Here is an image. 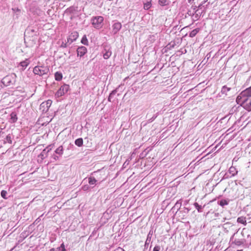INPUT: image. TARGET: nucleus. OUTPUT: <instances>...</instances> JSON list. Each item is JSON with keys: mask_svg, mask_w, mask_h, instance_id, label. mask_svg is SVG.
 Here are the masks:
<instances>
[{"mask_svg": "<svg viewBox=\"0 0 251 251\" xmlns=\"http://www.w3.org/2000/svg\"><path fill=\"white\" fill-rule=\"evenodd\" d=\"M187 203H188V201H185L184 202V205H186V204H187Z\"/></svg>", "mask_w": 251, "mask_h": 251, "instance_id": "c03bdc74", "label": "nucleus"}, {"mask_svg": "<svg viewBox=\"0 0 251 251\" xmlns=\"http://www.w3.org/2000/svg\"><path fill=\"white\" fill-rule=\"evenodd\" d=\"M55 79L57 81H60L62 79V74L61 72H56L54 74Z\"/></svg>", "mask_w": 251, "mask_h": 251, "instance_id": "412c9836", "label": "nucleus"}, {"mask_svg": "<svg viewBox=\"0 0 251 251\" xmlns=\"http://www.w3.org/2000/svg\"><path fill=\"white\" fill-rule=\"evenodd\" d=\"M103 21V17L102 16L94 17L91 19L93 27L97 29H100L102 27Z\"/></svg>", "mask_w": 251, "mask_h": 251, "instance_id": "20e7f679", "label": "nucleus"}, {"mask_svg": "<svg viewBox=\"0 0 251 251\" xmlns=\"http://www.w3.org/2000/svg\"><path fill=\"white\" fill-rule=\"evenodd\" d=\"M1 82H0V90L1 89Z\"/></svg>", "mask_w": 251, "mask_h": 251, "instance_id": "49530a36", "label": "nucleus"}, {"mask_svg": "<svg viewBox=\"0 0 251 251\" xmlns=\"http://www.w3.org/2000/svg\"><path fill=\"white\" fill-rule=\"evenodd\" d=\"M237 251H243V250H238Z\"/></svg>", "mask_w": 251, "mask_h": 251, "instance_id": "de8ad7c7", "label": "nucleus"}, {"mask_svg": "<svg viewBox=\"0 0 251 251\" xmlns=\"http://www.w3.org/2000/svg\"><path fill=\"white\" fill-rule=\"evenodd\" d=\"M230 89V88L227 87L226 86H224L222 88L221 93L226 95L227 92H228Z\"/></svg>", "mask_w": 251, "mask_h": 251, "instance_id": "bb28decb", "label": "nucleus"}, {"mask_svg": "<svg viewBox=\"0 0 251 251\" xmlns=\"http://www.w3.org/2000/svg\"><path fill=\"white\" fill-rule=\"evenodd\" d=\"M196 7H197V6H195V7H194V9H196Z\"/></svg>", "mask_w": 251, "mask_h": 251, "instance_id": "8fccbe9b", "label": "nucleus"}, {"mask_svg": "<svg viewBox=\"0 0 251 251\" xmlns=\"http://www.w3.org/2000/svg\"><path fill=\"white\" fill-rule=\"evenodd\" d=\"M81 42L82 44H83L84 45H88V41L87 39V37L86 35H84L81 40Z\"/></svg>", "mask_w": 251, "mask_h": 251, "instance_id": "c85d7f7f", "label": "nucleus"}, {"mask_svg": "<svg viewBox=\"0 0 251 251\" xmlns=\"http://www.w3.org/2000/svg\"><path fill=\"white\" fill-rule=\"evenodd\" d=\"M181 206V202L180 201H177V202L175 203L174 206L172 208V210L176 209L178 211Z\"/></svg>", "mask_w": 251, "mask_h": 251, "instance_id": "b1692460", "label": "nucleus"}, {"mask_svg": "<svg viewBox=\"0 0 251 251\" xmlns=\"http://www.w3.org/2000/svg\"><path fill=\"white\" fill-rule=\"evenodd\" d=\"M16 75L13 73L4 77L0 82L5 86H7L14 84L16 82Z\"/></svg>", "mask_w": 251, "mask_h": 251, "instance_id": "f03ea898", "label": "nucleus"}, {"mask_svg": "<svg viewBox=\"0 0 251 251\" xmlns=\"http://www.w3.org/2000/svg\"><path fill=\"white\" fill-rule=\"evenodd\" d=\"M160 250V247L159 246L156 245L154 247L153 251H159Z\"/></svg>", "mask_w": 251, "mask_h": 251, "instance_id": "4c0bfd02", "label": "nucleus"}, {"mask_svg": "<svg viewBox=\"0 0 251 251\" xmlns=\"http://www.w3.org/2000/svg\"><path fill=\"white\" fill-rule=\"evenodd\" d=\"M235 244L237 246H240L242 244H243V242L242 241H240L239 240H235Z\"/></svg>", "mask_w": 251, "mask_h": 251, "instance_id": "e433bc0d", "label": "nucleus"}, {"mask_svg": "<svg viewBox=\"0 0 251 251\" xmlns=\"http://www.w3.org/2000/svg\"><path fill=\"white\" fill-rule=\"evenodd\" d=\"M228 172L230 174H231V176L230 177L234 176L237 175V173H238V171L236 170V169L235 168V167H234L233 166H231L229 168Z\"/></svg>", "mask_w": 251, "mask_h": 251, "instance_id": "6ab92c4d", "label": "nucleus"}, {"mask_svg": "<svg viewBox=\"0 0 251 251\" xmlns=\"http://www.w3.org/2000/svg\"><path fill=\"white\" fill-rule=\"evenodd\" d=\"M57 249H59V251H67L66 249H65V245L64 244V243H62L60 246L58 248H57Z\"/></svg>", "mask_w": 251, "mask_h": 251, "instance_id": "72a5a7b5", "label": "nucleus"}, {"mask_svg": "<svg viewBox=\"0 0 251 251\" xmlns=\"http://www.w3.org/2000/svg\"><path fill=\"white\" fill-rule=\"evenodd\" d=\"M90 189V187L88 185H84L82 187V189L84 191H88Z\"/></svg>", "mask_w": 251, "mask_h": 251, "instance_id": "c9c22d12", "label": "nucleus"}, {"mask_svg": "<svg viewBox=\"0 0 251 251\" xmlns=\"http://www.w3.org/2000/svg\"><path fill=\"white\" fill-rule=\"evenodd\" d=\"M78 37V33L77 31L72 32L67 38V43L71 44L73 42L75 41Z\"/></svg>", "mask_w": 251, "mask_h": 251, "instance_id": "6e6552de", "label": "nucleus"}, {"mask_svg": "<svg viewBox=\"0 0 251 251\" xmlns=\"http://www.w3.org/2000/svg\"><path fill=\"white\" fill-rule=\"evenodd\" d=\"M152 234H153V231H152V230H151L149 231V233L148 234V235H147V239L146 240L145 246H145V249H147L148 248V246H149V244L151 242V237H152Z\"/></svg>", "mask_w": 251, "mask_h": 251, "instance_id": "ddd939ff", "label": "nucleus"}, {"mask_svg": "<svg viewBox=\"0 0 251 251\" xmlns=\"http://www.w3.org/2000/svg\"><path fill=\"white\" fill-rule=\"evenodd\" d=\"M30 63L29 59H25V60L21 62L19 64V67H22V70L23 71L28 66Z\"/></svg>", "mask_w": 251, "mask_h": 251, "instance_id": "4468645a", "label": "nucleus"}, {"mask_svg": "<svg viewBox=\"0 0 251 251\" xmlns=\"http://www.w3.org/2000/svg\"><path fill=\"white\" fill-rule=\"evenodd\" d=\"M229 201L227 199H222L220 201H218V204L220 206L224 207L225 205H227L229 203Z\"/></svg>", "mask_w": 251, "mask_h": 251, "instance_id": "a211bd4d", "label": "nucleus"}, {"mask_svg": "<svg viewBox=\"0 0 251 251\" xmlns=\"http://www.w3.org/2000/svg\"><path fill=\"white\" fill-rule=\"evenodd\" d=\"M98 180L94 177L90 176L88 177V183L91 185H96L97 184Z\"/></svg>", "mask_w": 251, "mask_h": 251, "instance_id": "f3484780", "label": "nucleus"}, {"mask_svg": "<svg viewBox=\"0 0 251 251\" xmlns=\"http://www.w3.org/2000/svg\"><path fill=\"white\" fill-rule=\"evenodd\" d=\"M5 142H7L9 144H12V136L10 134H8L6 138H5L4 140Z\"/></svg>", "mask_w": 251, "mask_h": 251, "instance_id": "a878e982", "label": "nucleus"}, {"mask_svg": "<svg viewBox=\"0 0 251 251\" xmlns=\"http://www.w3.org/2000/svg\"><path fill=\"white\" fill-rule=\"evenodd\" d=\"M199 31V28H196V29H193L190 32L189 36L192 38L195 37L196 35V34L198 33Z\"/></svg>", "mask_w": 251, "mask_h": 251, "instance_id": "393cba45", "label": "nucleus"}, {"mask_svg": "<svg viewBox=\"0 0 251 251\" xmlns=\"http://www.w3.org/2000/svg\"><path fill=\"white\" fill-rule=\"evenodd\" d=\"M112 54L111 48L109 46H105L103 51V57L105 59H108Z\"/></svg>", "mask_w": 251, "mask_h": 251, "instance_id": "9d476101", "label": "nucleus"}, {"mask_svg": "<svg viewBox=\"0 0 251 251\" xmlns=\"http://www.w3.org/2000/svg\"><path fill=\"white\" fill-rule=\"evenodd\" d=\"M10 117L11 120L12 121L13 123H15L17 121L18 118L15 113H12L10 115Z\"/></svg>", "mask_w": 251, "mask_h": 251, "instance_id": "c756f323", "label": "nucleus"}, {"mask_svg": "<svg viewBox=\"0 0 251 251\" xmlns=\"http://www.w3.org/2000/svg\"><path fill=\"white\" fill-rule=\"evenodd\" d=\"M49 147H46L44 149L40 154L38 155V157L40 158L42 160L44 159L48 156V153L50 152V150L48 149Z\"/></svg>", "mask_w": 251, "mask_h": 251, "instance_id": "f8f14e48", "label": "nucleus"}, {"mask_svg": "<svg viewBox=\"0 0 251 251\" xmlns=\"http://www.w3.org/2000/svg\"><path fill=\"white\" fill-rule=\"evenodd\" d=\"M157 116H158V113L154 114L151 118L148 119V122L151 123L152 122H153L156 118Z\"/></svg>", "mask_w": 251, "mask_h": 251, "instance_id": "473e14b6", "label": "nucleus"}, {"mask_svg": "<svg viewBox=\"0 0 251 251\" xmlns=\"http://www.w3.org/2000/svg\"><path fill=\"white\" fill-rule=\"evenodd\" d=\"M201 6V5H199V8H200Z\"/></svg>", "mask_w": 251, "mask_h": 251, "instance_id": "3c124183", "label": "nucleus"}, {"mask_svg": "<svg viewBox=\"0 0 251 251\" xmlns=\"http://www.w3.org/2000/svg\"><path fill=\"white\" fill-rule=\"evenodd\" d=\"M76 52L77 56L81 58L87 52V49L84 46H80L77 48Z\"/></svg>", "mask_w": 251, "mask_h": 251, "instance_id": "1a4fd4ad", "label": "nucleus"}, {"mask_svg": "<svg viewBox=\"0 0 251 251\" xmlns=\"http://www.w3.org/2000/svg\"><path fill=\"white\" fill-rule=\"evenodd\" d=\"M88 1H91L92 0H87Z\"/></svg>", "mask_w": 251, "mask_h": 251, "instance_id": "09e8293b", "label": "nucleus"}, {"mask_svg": "<svg viewBox=\"0 0 251 251\" xmlns=\"http://www.w3.org/2000/svg\"><path fill=\"white\" fill-rule=\"evenodd\" d=\"M51 146H52V145H50L47 147H49V148L48 149L50 150V151L51 150Z\"/></svg>", "mask_w": 251, "mask_h": 251, "instance_id": "a19ab883", "label": "nucleus"}, {"mask_svg": "<svg viewBox=\"0 0 251 251\" xmlns=\"http://www.w3.org/2000/svg\"><path fill=\"white\" fill-rule=\"evenodd\" d=\"M49 71L47 67L44 66H37L33 68V72L35 75L43 76L47 75Z\"/></svg>", "mask_w": 251, "mask_h": 251, "instance_id": "7ed1b4c3", "label": "nucleus"}, {"mask_svg": "<svg viewBox=\"0 0 251 251\" xmlns=\"http://www.w3.org/2000/svg\"><path fill=\"white\" fill-rule=\"evenodd\" d=\"M83 1V2H85L86 4L87 3V0H82Z\"/></svg>", "mask_w": 251, "mask_h": 251, "instance_id": "37998d69", "label": "nucleus"}, {"mask_svg": "<svg viewBox=\"0 0 251 251\" xmlns=\"http://www.w3.org/2000/svg\"><path fill=\"white\" fill-rule=\"evenodd\" d=\"M52 104V100H48L42 102L40 105L39 109L42 111L43 113L47 112L49 110V108L50 107Z\"/></svg>", "mask_w": 251, "mask_h": 251, "instance_id": "39448f33", "label": "nucleus"}, {"mask_svg": "<svg viewBox=\"0 0 251 251\" xmlns=\"http://www.w3.org/2000/svg\"><path fill=\"white\" fill-rule=\"evenodd\" d=\"M169 0H158V4L162 6H166L169 4Z\"/></svg>", "mask_w": 251, "mask_h": 251, "instance_id": "5701e85b", "label": "nucleus"}, {"mask_svg": "<svg viewBox=\"0 0 251 251\" xmlns=\"http://www.w3.org/2000/svg\"><path fill=\"white\" fill-rule=\"evenodd\" d=\"M69 89V85L68 84H64V85L61 86L59 89L56 92L55 96L59 98L63 96L65 94L67 93Z\"/></svg>", "mask_w": 251, "mask_h": 251, "instance_id": "0eeeda50", "label": "nucleus"}, {"mask_svg": "<svg viewBox=\"0 0 251 251\" xmlns=\"http://www.w3.org/2000/svg\"><path fill=\"white\" fill-rule=\"evenodd\" d=\"M237 222L238 223L243 224L244 226L247 225L246 219L243 216L238 217L237 218Z\"/></svg>", "mask_w": 251, "mask_h": 251, "instance_id": "aec40b11", "label": "nucleus"}, {"mask_svg": "<svg viewBox=\"0 0 251 251\" xmlns=\"http://www.w3.org/2000/svg\"><path fill=\"white\" fill-rule=\"evenodd\" d=\"M249 237L251 238L250 235H248V238H249ZM249 244H251V240L249 241Z\"/></svg>", "mask_w": 251, "mask_h": 251, "instance_id": "79ce46f5", "label": "nucleus"}, {"mask_svg": "<svg viewBox=\"0 0 251 251\" xmlns=\"http://www.w3.org/2000/svg\"><path fill=\"white\" fill-rule=\"evenodd\" d=\"M122 88V85H119L116 89L113 90L109 94V96L108 98V100L110 102H111V99L112 97L115 95V94L119 91V90Z\"/></svg>", "mask_w": 251, "mask_h": 251, "instance_id": "dca6fc26", "label": "nucleus"}, {"mask_svg": "<svg viewBox=\"0 0 251 251\" xmlns=\"http://www.w3.org/2000/svg\"><path fill=\"white\" fill-rule=\"evenodd\" d=\"M2 128H0V133L1 132L2 130Z\"/></svg>", "mask_w": 251, "mask_h": 251, "instance_id": "a18cd8bd", "label": "nucleus"}, {"mask_svg": "<svg viewBox=\"0 0 251 251\" xmlns=\"http://www.w3.org/2000/svg\"><path fill=\"white\" fill-rule=\"evenodd\" d=\"M77 10V7H75L74 6H70V7L68 8L65 10V13L67 14H74V12Z\"/></svg>", "mask_w": 251, "mask_h": 251, "instance_id": "2eb2a0df", "label": "nucleus"}, {"mask_svg": "<svg viewBox=\"0 0 251 251\" xmlns=\"http://www.w3.org/2000/svg\"><path fill=\"white\" fill-rule=\"evenodd\" d=\"M75 143L77 146H78L79 147L82 146L83 143V141L82 138H79L76 139L75 141Z\"/></svg>", "mask_w": 251, "mask_h": 251, "instance_id": "4be33fe9", "label": "nucleus"}, {"mask_svg": "<svg viewBox=\"0 0 251 251\" xmlns=\"http://www.w3.org/2000/svg\"><path fill=\"white\" fill-rule=\"evenodd\" d=\"M64 149L62 146H59L58 148H57L54 151V153H53L52 155V158L55 160L57 161L59 159V158L62 156L63 154Z\"/></svg>", "mask_w": 251, "mask_h": 251, "instance_id": "423d86ee", "label": "nucleus"}, {"mask_svg": "<svg viewBox=\"0 0 251 251\" xmlns=\"http://www.w3.org/2000/svg\"><path fill=\"white\" fill-rule=\"evenodd\" d=\"M69 45V43H67V41L66 42H62L60 45V47L62 48H67Z\"/></svg>", "mask_w": 251, "mask_h": 251, "instance_id": "f704fd0d", "label": "nucleus"}, {"mask_svg": "<svg viewBox=\"0 0 251 251\" xmlns=\"http://www.w3.org/2000/svg\"><path fill=\"white\" fill-rule=\"evenodd\" d=\"M112 31L114 34H117L122 28V24L120 22H115L112 25Z\"/></svg>", "mask_w": 251, "mask_h": 251, "instance_id": "9b49d317", "label": "nucleus"}, {"mask_svg": "<svg viewBox=\"0 0 251 251\" xmlns=\"http://www.w3.org/2000/svg\"><path fill=\"white\" fill-rule=\"evenodd\" d=\"M196 7H197V6H195V7H194V9H196Z\"/></svg>", "mask_w": 251, "mask_h": 251, "instance_id": "603ef678", "label": "nucleus"}, {"mask_svg": "<svg viewBox=\"0 0 251 251\" xmlns=\"http://www.w3.org/2000/svg\"><path fill=\"white\" fill-rule=\"evenodd\" d=\"M194 205L199 212H202V207L201 205H200L197 202H195Z\"/></svg>", "mask_w": 251, "mask_h": 251, "instance_id": "cd10ccee", "label": "nucleus"}, {"mask_svg": "<svg viewBox=\"0 0 251 251\" xmlns=\"http://www.w3.org/2000/svg\"><path fill=\"white\" fill-rule=\"evenodd\" d=\"M50 251H59V249L51 248Z\"/></svg>", "mask_w": 251, "mask_h": 251, "instance_id": "ea45409f", "label": "nucleus"}, {"mask_svg": "<svg viewBox=\"0 0 251 251\" xmlns=\"http://www.w3.org/2000/svg\"><path fill=\"white\" fill-rule=\"evenodd\" d=\"M236 101L247 110L251 111V86L243 91L237 96Z\"/></svg>", "mask_w": 251, "mask_h": 251, "instance_id": "f257e3e1", "label": "nucleus"}, {"mask_svg": "<svg viewBox=\"0 0 251 251\" xmlns=\"http://www.w3.org/2000/svg\"><path fill=\"white\" fill-rule=\"evenodd\" d=\"M151 6V2H147L144 4V9L145 10H148L150 8Z\"/></svg>", "mask_w": 251, "mask_h": 251, "instance_id": "7c9ffc66", "label": "nucleus"}, {"mask_svg": "<svg viewBox=\"0 0 251 251\" xmlns=\"http://www.w3.org/2000/svg\"><path fill=\"white\" fill-rule=\"evenodd\" d=\"M7 194V193L5 190H2L0 192L1 196L4 199H7V197H6Z\"/></svg>", "mask_w": 251, "mask_h": 251, "instance_id": "2f4dec72", "label": "nucleus"}, {"mask_svg": "<svg viewBox=\"0 0 251 251\" xmlns=\"http://www.w3.org/2000/svg\"><path fill=\"white\" fill-rule=\"evenodd\" d=\"M190 211V209L188 208L184 207V212L187 214Z\"/></svg>", "mask_w": 251, "mask_h": 251, "instance_id": "58836bf2", "label": "nucleus"}]
</instances>
